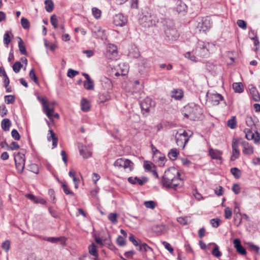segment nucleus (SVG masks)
I'll use <instances>...</instances> for the list:
<instances>
[{
	"mask_svg": "<svg viewBox=\"0 0 260 260\" xmlns=\"http://www.w3.org/2000/svg\"><path fill=\"white\" fill-rule=\"evenodd\" d=\"M1 125L2 128L4 131H8L9 130L11 125L10 120L8 118L3 119L2 121Z\"/></svg>",
	"mask_w": 260,
	"mask_h": 260,
	"instance_id": "31",
	"label": "nucleus"
},
{
	"mask_svg": "<svg viewBox=\"0 0 260 260\" xmlns=\"http://www.w3.org/2000/svg\"><path fill=\"white\" fill-rule=\"evenodd\" d=\"M45 240L52 243H57L59 242H64V237H48L45 239Z\"/></svg>",
	"mask_w": 260,
	"mask_h": 260,
	"instance_id": "29",
	"label": "nucleus"
},
{
	"mask_svg": "<svg viewBox=\"0 0 260 260\" xmlns=\"http://www.w3.org/2000/svg\"><path fill=\"white\" fill-rule=\"evenodd\" d=\"M92 13L93 16L96 18L98 19L100 18L101 15V11L96 8H93L92 9Z\"/></svg>",
	"mask_w": 260,
	"mask_h": 260,
	"instance_id": "49",
	"label": "nucleus"
},
{
	"mask_svg": "<svg viewBox=\"0 0 260 260\" xmlns=\"http://www.w3.org/2000/svg\"><path fill=\"white\" fill-rule=\"evenodd\" d=\"M207 96H208L209 102L214 106H217L219 104L220 101H224L223 96L219 93H210L209 94L207 93Z\"/></svg>",
	"mask_w": 260,
	"mask_h": 260,
	"instance_id": "9",
	"label": "nucleus"
},
{
	"mask_svg": "<svg viewBox=\"0 0 260 260\" xmlns=\"http://www.w3.org/2000/svg\"><path fill=\"white\" fill-rule=\"evenodd\" d=\"M220 220L217 218H213L210 220V223L212 226L217 228L219 225Z\"/></svg>",
	"mask_w": 260,
	"mask_h": 260,
	"instance_id": "58",
	"label": "nucleus"
},
{
	"mask_svg": "<svg viewBox=\"0 0 260 260\" xmlns=\"http://www.w3.org/2000/svg\"><path fill=\"white\" fill-rule=\"evenodd\" d=\"M5 102L7 104H12L14 103L15 101V97L13 95H7L4 97Z\"/></svg>",
	"mask_w": 260,
	"mask_h": 260,
	"instance_id": "41",
	"label": "nucleus"
},
{
	"mask_svg": "<svg viewBox=\"0 0 260 260\" xmlns=\"http://www.w3.org/2000/svg\"><path fill=\"white\" fill-rule=\"evenodd\" d=\"M187 5L183 1H177L176 10L178 13H183L187 10Z\"/></svg>",
	"mask_w": 260,
	"mask_h": 260,
	"instance_id": "20",
	"label": "nucleus"
},
{
	"mask_svg": "<svg viewBox=\"0 0 260 260\" xmlns=\"http://www.w3.org/2000/svg\"><path fill=\"white\" fill-rule=\"evenodd\" d=\"M86 80L84 82V87L87 90H92L94 88L93 81L91 79L89 76L86 73H83Z\"/></svg>",
	"mask_w": 260,
	"mask_h": 260,
	"instance_id": "12",
	"label": "nucleus"
},
{
	"mask_svg": "<svg viewBox=\"0 0 260 260\" xmlns=\"http://www.w3.org/2000/svg\"><path fill=\"white\" fill-rule=\"evenodd\" d=\"M61 183L64 193L70 194L72 196L74 195V192L70 190L65 182H61Z\"/></svg>",
	"mask_w": 260,
	"mask_h": 260,
	"instance_id": "42",
	"label": "nucleus"
},
{
	"mask_svg": "<svg viewBox=\"0 0 260 260\" xmlns=\"http://www.w3.org/2000/svg\"><path fill=\"white\" fill-rule=\"evenodd\" d=\"M5 143L7 145V149L8 150H18L20 147L19 145L18 144V143L14 141L12 142L10 146L7 143V142H5Z\"/></svg>",
	"mask_w": 260,
	"mask_h": 260,
	"instance_id": "40",
	"label": "nucleus"
},
{
	"mask_svg": "<svg viewBox=\"0 0 260 260\" xmlns=\"http://www.w3.org/2000/svg\"><path fill=\"white\" fill-rule=\"evenodd\" d=\"M233 88L236 92L241 93L243 91V86L241 83H234Z\"/></svg>",
	"mask_w": 260,
	"mask_h": 260,
	"instance_id": "33",
	"label": "nucleus"
},
{
	"mask_svg": "<svg viewBox=\"0 0 260 260\" xmlns=\"http://www.w3.org/2000/svg\"><path fill=\"white\" fill-rule=\"evenodd\" d=\"M29 76L31 80H32L35 83H38L37 77L36 76L35 71L33 69L30 71Z\"/></svg>",
	"mask_w": 260,
	"mask_h": 260,
	"instance_id": "53",
	"label": "nucleus"
},
{
	"mask_svg": "<svg viewBox=\"0 0 260 260\" xmlns=\"http://www.w3.org/2000/svg\"><path fill=\"white\" fill-rule=\"evenodd\" d=\"M118 54L117 48L116 45L109 44L107 47L106 57L110 59H114Z\"/></svg>",
	"mask_w": 260,
	"mask_h": 260,
	"instance_id": "7",
	"label": "nucleus"
},
{
	"mask_svg": "<svg viewBox=\"0 0 260 260\" xmlns=\"http://www.w3.org/2000/svg\"><path fill=\"white\" fill-rule=\"evenodd\" d=\"M230 172L236 179H239L241 176V172L237 168L234 167L231 168Z\"/></svg>",
	"mask_w": 260,
	"mask_h": 260,
	"instance_id": "34",
	"label": "nucleus"
},
{
	"mask_svg": "<svg viewBox=\"0 0 260 260\" xmlns=\"http://www.w3.org/2000/svg\"><path fill=\"white\" fill-rule=\"evenodd\" d=\"M232 211L230 207H226L224 209V217L226 219H230L232 217Z\"/></svg>",
	"mask_w": 260,
	"mask_h": 260,
	"instance_id": "54",
	"label": "nucleus"
},
{
	"mask_svg": "<svg viewBox=\"0 0 260 260\" xmlns=\"http://www.w3.org/2000/svg\"><path fill=\"white\" fill-rule=\"evenodd\" d=\"M166 228L164 225H155L153 226L152 230L153 232L156 233L157 234H161L164 233L165 231Z\"/></svg>",
	"mask_w": 260,
	"mask_h": 260,
	"instance_id": "30",
	"label": "nucleus"
},
{
	"mask_svg": "<svg viewBox=\"0 0 260 260\" xmlns=\"http://www.w3.org/2000/svg\"><path fill=\"white\" fill-rule=\"evenodd\" d=\"M11 42V39L8 32L5 34L4 36V43L5 44L8 45Z\"/></svg>",
	"mask_w": 260,
	"mask_h": 260,
	"instance_id": "62",
	"label": "nucleus"
},
{
	"mask_svg": "<svg viewBox=\"0 0 260 260\" xmlns=\"http://www.w3.org/2000/svg\"><path fill=\"white\" fill-rule=\"evenodd\" d=\"M212 254L216 257H218L221 256V253L219 250V248L217 245H215V247L212 251Z\"/></svg>",
	"mask_w": 260,
	"mask_h": 260,
	"instance_id": "50",
	"label": "nucleus"
},
{
	"mask_svg": "<svg viewBox=\"0 0 260 260\" xmlns=\"http://www.w3.org/2000/svg\"><path fill=\"white\" fill-rule=\"evenodd\" d=\"M117 213H111L108 215V218L113 224H115L117 222Z\"/></svg>",
	"mask_w": 260,
	"mask_h": 260,
	"instance_id": "37",
	"label": "nucleus"
},
{
	"mask_svg": "<svg viewBox=\"0 0 260 260\" xmlns=\"http://www.w3.org/2000/svg\"><path fill=\"white\" fill-rule=\"evenodd\" d=\"M80 260H99L97 257H91L90 255L88 253H85L83 256L80 257Z\"/></svg>",
	"mask_w": 260,
	"mask_h": 260,
	"instance_id": "52",
	"label": "nucleus"
},
{
	"mask_svg": "<svg viewBox=\"0 0 260 260\" xmlns=\"http://www.w3.org/2000/svg\"><path fill=\"white\" fill-rule=\"evenodd\" d=\"M29 170L30 171L38 174L39 173V169L38 165L35 164H31L29 166Z\"/></svg>",
	"mask_w": 260,
	"mask_h": 260,
	"instance_id": "47",
	"label": "nucleus"
},
{
	"mask_svg": "<svg viewBox=\"0 0 260 260\" xmlns=\"http://www.w3.org/2000/svg\"><path fill=\"white\" fill-rule=\"evenodd\" d=\"M18 47L19 49V51L20 53L22 55H27V53L25 47L24 45L23 42L21 38H19V41L18 42Z\"/></svg>",
	"mask_w": 260,
	"mask_h": 260,
	"instance_id": "32",
	"label": "nucleus"
},
{
	"mask_svg": "<svg viewBox=\"0 0 260 260\" xmlns=\"http://www.w3.org/2000/svg\"><path fill=\"white\" fill-rule=\"evenodd\" d=\"M180 176L178 169L174 167L169 168L165 172L161 180V184L167 189L176 190L177 187L183 185V182Z\"/></svg>",
	"mask_w": 260,
	"mask_h": 260,
	"instance_id": "2",
	"label": "nucleus"
},
{
	"mask_svg": "<svg viewBox=\"0 0 260 260\" xmlns=\"http://www.w3.org/2000/svg\"><path fill=\"white\" fill-rule=\"evenodd\" d=\"M250 93L252 95V99L255 102H258L260 101V95L256 90V88L254 87H252L251 88H249Z\"/></svg>",
	"mask_w": 260,
	"mask_h": 260,
	"instance_id": "24",
	"label": "nucleus"
},
{
	"mask_svg": "<svg viewBox=\"0 0 260 260\" xmlns=\"http://www.w3.org/2000/svg\"><path fill=\"white\" fill-rule=\"evenodd\" d=\"M79 152L84 158H88L92 154V152L89 150L86 146L83 145L79 146Z\"/></svg>",
	"mask_w": 260,
	"mask_h": 260,
	"instance_id": "15",
	"label": "nucleus"
},
{
	"mask_svg": "<svg viewBox=\"0 0 260 260\" xmlns=\"http://www.w3.org/2000/svg\"><path fill=\"white\" fill-rule=\"evenodd\" d=\"M179 154V151L176 148H173L169 152L168 156L171 160H175L177 159Z\"/></svg>",
	"mask_w": 260,
	"mask_h": 260,
	"instance_id": "26",
	"label": "nucleus"
},
{
	"mask_svg": "<svg viewBox=\"0 0 260 260\" xmlns=\"http://www.w3.org/2000/svg\"><path fill=\"white\" fill-rule=\"evenodd\" d=\"M234 214H236V217H239V218L240 219V222L238 223V224H239L242 220V215L240 213V207L239 206L237 202L235 203V208L234 210Z\"/></svg>",
	"mask_w": 260,
	"mask_h": 260,
	"instance_id": "35",
	"label": "nucleus"
},
{
	"mask_svg": "<svg viewBox=\"0 0 260 260\" xmlns=\"http://www.w3.org/2000/svg\"><path fill=\"white\" fill-rule=\"evenodd\" d=\"M78 74H79V72L78 71H77L72 70L71 69H70L68 70V73H67V75L70 78H73L75 76L78 75Z\"/></svg>",
	"mask_w": 260,
	"mask_h": 260,
	"instance_id": "59",
	"label": "nucleus"
},
{
	"mask_svg": "<svg viewBox=\"0 0 260 260\" xmlns=\"http://www.w3.org/2000/svg\"><path fill=\"white\" fill-rule=\"evenodd\" d=\"M196 53L197 56L201 57H205L208 55V49L207 48L204 42H199L198 46L196 49Z\"/></svg>",
	"mask_w": 260,
	"mask_h": 260,
	"instance_id": "8",
	"label": "nucleus"
},
{
	"mask_svg": "<svg viewBox=\"0 0 260 260\" xmlns=\"http://www.w3.org/2000/svg\"><path fill=\"white\" fill-rule=\"evenodd\" d=\"M191 135L192 134L189 135L188 133L185 130L180 129L177 131L175 135L177 145L180 147L184 148Z\"/></svg>",
	"mask_w": 260,
	"mask_h": 260,
	"instance_id": "3",
	"label": "nucleus"
},
{
	"mask_svg": "<svg viewBox=\"0 0 260 260\" xmlns=\"http://www.w3.org/2000/svg\"><path fill=\"white\" fill-rule=\"evenodd\" d=\"M49 132L50 134V136L47 137V139L49 141H50L51 140H52V146L53 148H55L57 145L58 143V138L55 135V134L53 132L52 129L49 130Z\"/></svg>",
	"mask_w": 260,
	"mask_h": 260,
	"instance_id": "19",
	"label": "nucleus"
},
{
	"mask_svg": "<svg viewBox=\"0 0 260 260\" xmlns=\"http://www.w3.org/2000/svg\"><path fill=\"white\" fill-rule=\"evenodd\" d=\"M11 135H12V137L15 140H20V136L19 133L18 132V131L16 129H13L12 131V132H11Z\"/></svg>",
	"mask_w": 260,
	"mask_h": 260,
	"instance_id": "60",
	"label": "nucleus"
},
{
	"mask_svg": "<svg viewBox=\"0 0 260 260\" xmlns=\"http://www.w3.org/2000/svg\"><path fill=\"white\" fill-rule=\"evenodd\" d=\"M238 26L243 29H246L247 28V24L246 21L243 20H238L237 22Z\"/></svg>",
	"mask_w": 260,
	"mask_h": 260,
	"instance_id": "56",
	"label": "nucleus"
},
{
	"mask_svg": "<svg viewBox=\"0 0 260 260\" xmlns=\"http://www.w3.org/2000/svg\"><path fill=\"white\" fill-rule=\"evenodd\" d=\"M247 248L251 251L254 252L257 254L259 253V247L253 244L252 243L249 242L246 243Z\"/></svg>",
	"mask_w": 260,
	"mask_h": 260,
	"instance_id": "28",
	"label": "nucleus"
},
{
	"mask_svg": "<svg viewBox=\"0 0 260 260\" xmlns=\"http://www.w3.org/2000/svg\"><path fill=\"white\" fill-rule=\"evenodd\" d=\"M21 24L24 29H27L29 28L30 23L27 19L22 17L21 19Z\"/></svg>",
	"mask_w": 260,
	"mask_h": 260,
	"instance_id": "44",
	"label": "nucleus"
},
{
	"mask_svg": "<svg viewBox=\"0 0 260 260\" xmlns=\"http://www.w3.org/2000/svg\"><path fill=\"white\" fill-rule=\"evenodd\" d=\"M144 167L145 170L151 171L153 169L155 168V166L151 163H144Z\"/></svg>",
	"mask_w": 260,
	"mask_h": 260,
	"instance_id": "63",
	"label": "nucleus"
},
{
	"mask_svg": "<svg viewBox=\"0 0 260 260\" xmlns=\"http://www.w3.org/2000/svg\"><path fill=\"white\" fill-rule=\"evenodd\" d=\"M81 108L84 112H88L90 110V104L85 99L82 100L81 102Z\"/></svg>",
	"mask_w": 260,
	"mask_h": 260,
	"instance_id": "27",
	"label": "nucleus"
},
{
	"mask_svg": "<svg viewBox=\"0 0 260 260\" xmlns=\"http://www.w3.org/2000/svg\"><path fill=\"white\" fill-rule=\"evenodd\" d=\"M89 254L93 256L94 257L98 258L99 254L98 252L97 246L93 243L88 247Z\"/></svg>",
	"mask_w": 260,
	"mask_h": 260,
	"instance_id": "23",
	"label": "nucleus"
},
{
	"mask_svg": "<svg viewBox=\"0 0 260 260\" xmlns=\"http://www.w3.org/2000/svg\"><path fill=\"white\" fill-rule=\"evenodd\" d=\"M211 26V23L210 20L207 18L202 20L201 22H199L198 25V28L200 31L202 30L205 31L206 30L209 29Z\"/></svg>",
	"mask_w": 260,
	"mask_h": 260,
	"instance_id": "14",
	"label": "nucleus"
},
{
	"mask_svg": "<svg viewBox=\"0 0 260 260\" xmlns=\"http://www.w3.org/2000/svg\"><path fill=\"white\" fill-rule=\"evenodd\" d=\"M232 191L236 194H238L240 192V187L237 184H234L232 188Z\"/></svg>",
	"mask_w": 260,
	"mask_h": 260,
	"instance_id": "64",
	"label": "nucleus"
},
{
	"mask_svg": "<svg viewBox=\"0 0 260 260\" xmlns=\"http://www.w3.org/2000/svg\"><path fill=\"white\" fill-rule=\"evenodd\" d=\"M22 65L20 61H16L13 66V70L16 73L19 72Z\"/></svg>",
	"mask_w": 260,
	"mask_h": 260,
	"instance_id": "45",
	"label": "nucleus"
},
{
	"mask_svg": "<svg viewBox=\"0 0 260 260\" xmlns=\"http://www.w3.org/2000/svg\"><path fill=\"white\" fill-rule=\"evenodd\" d=\"M2 248L8 252L10 248V241L8 240L5 241L2 244Z\"/></svg>",
	"mask_w": 260,
	"mask_h": 260,
	"instance_id": "57",
	"label": "nucleus"
},
{
	"mask_svg": "<svg viewBox=\"0 0 260 260\" xmlns=\"http://www.w3.org/2000/svg\"><path fill=\"white\" fill-rule=\"evenodd\" d=\"M45 9L48 12H51L53 10L54 4L53 1H45Z\"/></svg>",
	"mask_w": 260,
	"mask_h": 260,
	"instance_id": "38",
	"label": "nucleus"
},
{
	"mask_svg": "<svg viewBox=\"0 0 260 260\" xmlns=\"http://www.w3.org/2000/svg\"><path fill=\"white\" fill-rule=\"evenodd\" d=\"M228 126L231 129H234L237 126L236 119L235 116L229 119L227 121Z\"/></svg>",
	"mask_w": 260,
	"mask_h": 260,
	"instance_id": "36",
	"label": "nucleus"
},
{
	"mask_svg": "<svg viewBox=\"0 0 260 260\" xmlns=\"http://www.w3.org/2000/svg\"><path fill=\"white\" fill-rule=\"evenodd\" d=\"M238 142L236 140L235 141H233L232 143V149H233V152H232V155L231 157V160L232 161L235 160L236 159L238 158L239 156V150L238 149Z\"/></svg>",
	"mask_w": 260,
	"mask_h": 260,
	"instance_id": "13",
	"label": "nucleus"
},
{
	"mask_svg": "<svg viewBox=\"0 0 260 260\" xmlns=\"http://www.w3.org/2000/svg\"><path fill=\"white\" fill-rule=\"evenodd\" d=\"M138 249L140 251L143 250L145 252L148 251L149 250L151 251H152V249L146 243H141L139 246Z\"/></svg>",
	"mask_w": 260,
	"mask_h": 260,
	"instance_id": "43",
	"label": "nucleus"
},
{
	"mask_svg": "<svg viewBox=\"0 0 260 260\" xmlns=\"http://www.w3.org/2000/svg\"><path fill=\"white\" fill-rule=\"evenodd\" d=\"M242 145L243 147L242 152L244 154L246 155H251L253 153V148L248 143L243 141L242 142Z\"/></svg>",
	"mask_w": 260,
	"mask_h": 260,
	"instance_id": "16",
	"label": "nucleus"
},
{
	"mask_svg": "<svg viewBox=\"0 0 260 260\" xmlns=\"http://www.w3.org/2000/svg\"><path fill=\"white\" fill-rule=\"evenodd\" d=\"M129 240L135 246H139L140 244H141V241H137L133 234H131L129 236Z\"/></svg>",
	"mask_w": 260,
	"mask_h": 260,
	"instance_id": "51",
	"label": "nucleus"
},
{
	"mask_svg": "<svg viewBox=\"0 0 260 260\" xmlns=\"http://www.w3.org/2000/svg\"><path fill=\"white\" fill-rule=\"evenodd\" d=\"M44 112L46 114L49 119L52 120L53 119L52 112L54 111V107H49V103L47 104L46 108H43Z\"/></svg>",
	"mask_w": 260,
	"mask_h": 260,
	"instance_id": "22",
	"label": "nucleus"
},
{
	"mask_svg": "<svg viewBox=\"0 0 260 260\" xmlns=\"http://www.w3.org/2000/svg\"><path fill=\"white\" fill-rule=\"evenodd\" d=\"M14 160L18 173L21 174L23 172L25 166L24 154L21 152H18L15 156Z\"/></svg>",
	"mask_w": 260,
	"mask_h": 260,
	"instance_id": "6",
	"label": "nucleus"
},
{
	"mask_svg": "<svg viewBox=\"0 0 260 260\" xmlns=\"http://www.w3.org/2000/svg\"><path fill=\"white\" fill-rule=\"evenodd\" d=\"M113 165L118 169L123 168L128 172H131L134 169V163L131 160L124 158L117 159Z\"/></svg>",
	"mask_w": 260,
	"mask_h": 260,
	"instance_id": "5",
	"label": "nucleus"
},
{
	"mask_svg": "<svg viewBox=\"0 0 260 260\" xmlns=\"http://www.w3.org/2000/svg\"><path fill=\"white\" fill-rule=\"evenodd\" d=\"M50 22L55 28L58 27V20L55 15H53L51 16Z\"/></svg>",
	"mask_w": 260,
	"mask_h": 260,
	"instance_id": "46",
	"label": "nucleus"
},
{
	"mask_svg": "<svg viewBox=\"0 0 260 260\" xmlns=\"http://www.w3.org/2000/svg\"><path fill=\"white\" fill-rule=\"evenodd\" d=\"M209 153L212 159L219 160L221 159V155L222 154V151L217 149L210 148L209 150Z\"/></svg>",
	"mask_w": 260,
	"mask_h": 260,
	"instance_id": "17",
	"label": "nucleus"
},
{
	"mask_svg": "<svg viewBox=\"0 0 260 260\" xmlns=\"http://www.w3.org/2000/svg\"><path fill=\"white\" fill-rule=\"evenodd\" d=\"M126 22V17L121 13L116 14L113 17V23L116 26H124Z\"/></svg>",
	"mask_w": 260,
	"mask_h": 260,
	"instance_id": "11",
	"label": "nucleus"
},
{
	"mask_svg": "<svg viewBox=\"0 0 260 260\" xmlns=\"http://www.w3.org/2000/svg\"><path fill=\"white\" fill-rule=\"evenodd\" d=\"M128 182L132 184H135L136 183L139 184L140 185H143L145 182L147 181V179L146 178H143V179H140L137 177H135L134 178L131 177H129L127 179Z\"/></svg>",
	"mask_w": 260,
	"mask_h": 260,
	"instance_id": "18",
	"label": "nucleus"
},
{
	"mask_svg": "<svg viewBox=\"0 0 260 260\" xmlns=\"http://www.w3.org/2000/svg\"><path fill=\"white\" fill-rule=\"evenodd\" d=\"M246 123L247 125L249 127L250 129L255 126V121L251 116H247L246 118Z\"/></svg>",
	"mask_w": 260,
	"mask_h": 260,
	"instance_id": "39",
	"label": "nucleus"
},
{
	"mask_svg": "<svg viewBox=\"0 0 260 260\" xmlns=\"http://www.w3.org/2000/svg\"><path fill=\"white\" fill-rule=\"evenodd\" d=\"M159 22L158 19L154 15L146 12V15H143L139 18V24L143 27H149L153 26L162 27L166 36L171 39H175L178 36L175 28L173 27V23L170 20L161 19Z\"/></svg>",
	"mask_w": 260,
	"mask_h": 260,
	"instance_id": "1",
	"label": "nucleus"
},
{
	"mask_svg": "<svg viewBox=\"0 0 260 260\" xmlns=\"http://www.w3.org/2000/svg\"><path fill=\"white\" fill-rule=\"evenodd\" d=\"M110 99V96L107 92L100 93L99 94L98 102L99 103H104Z\"/></svg>",
	"mask_w": 260,
	"mask_h": 260,
	"instance_id": "25",
	"label": "nucleus"
},
{
	"mask_svg": "<svg viewBox=\"0 0 260 260\" xmlns=\"http://www.w3.org/2000/svg\"><path fill=\"white\" fill-rule=\"evenodd\" d=\"M104 242L106 244L108 245V247L109 249L113 250L115 249V246L112 243H111L110 237L109 236L108 238H106L104 240Z\"/></svg>",
	"mask_w": 260,
	"mask_h": 260,
	"instance_id": "61",
	"label": "nucleus"
},
{
	"mask_svg": "<svg viewBox=\"0 0 260 260\" xmlns=\"http://www.w3.org/2000/svg\"><path fill=\"white\" fill-rule=\"evenodd\" d=\"M183 95V93L181 89H176L171 91V96L176 100H181Z\"/></svg>",
	"mask_w": 260,
	"mask_h": 260,
	"instance_id": "21",
	"label": "nucleus"
},
{
	"mask_svg": "<svg viewBox=\"0 0 260 260\" xmlns=\"http://www.w3.org/2000/svg\"><path fill=\"white\" fill-rule=\"evenodd\" d=\"M144 205L147 208L154 209L156 206V203L153 201H145Z\"/></svg>",
	"mask_w": 260,
	"mask_h": 260,
	"instance_id": "48",
	"label": "nucleus"
},
{
	"mask_svg": "<svg viewBox=\"0 0 260 260\" xmlns=\"http://www.w3.org/2000/svg\"><path fill=\"white\" fill-rule=\"evenodd\" d=\"M245 133V137L248 140H253L255 144H259L260 143V136L257 132H256V136L252 132L251 129L247 128L244 130Z\"/></svg>",
	"mask_w": 260,
	"mask_h": 260,
	"instance_id": "10",
	"label": "nucleus"
},
{
	"mask_svg": "<svg viewBox=\"0 0 260 260\" xmlns=\"http://www.w3.org/2000/svg\"><path fill=\"white\" fill-rule=\"evenodd\" d=\"M140 105L143 115L147 116L151 110L155 107V103L151 99L146 98L140 102Z\"/></svg>",
	"mask_w": 260,
	"mask_h": 260,
	"instance_id": "4",
	"label": "nucleus"
},
{
	"mask_svg": "<svg viewBox=\"0 0 260 260\" xmlns=\"http://www.w3.org/2000/svg\"><path fill=\"white\" fill-rule=\"evenodd\" d=\"M117 244L120 246H123L125 245L126 242L124 239L121 236H119L116 240Z\"/></svg>",
	"mask_w": 260,
	"mask_h": 260,
	"instance_id": "55",
	"label": "nucleus"
}]
</instances>
